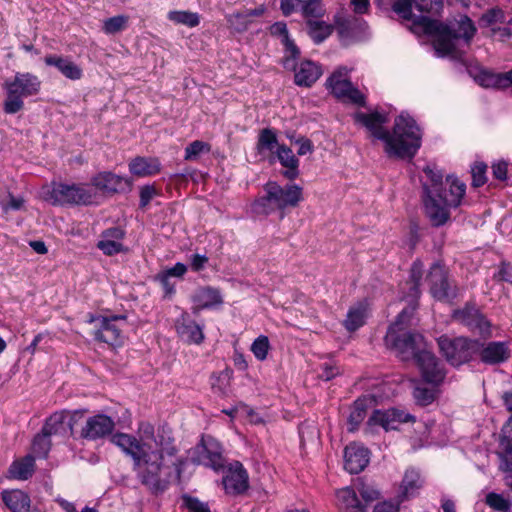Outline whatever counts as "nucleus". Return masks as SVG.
I'll return each instance as SVG.
<instances>
[{
    "label": "nucleus",
    "instance_id": "51",
    "mask_svg": "<svg viewBox=\"0 0 512 512\" xmlns=\"http://www.w3.org/2000/svg\"><path fill=\"white\" fill-rule=\"evenodd\" d=\"M424 172L431 181L430 186L424 185L425 198H427V189H436L441 188L443 186V175L440 171L430 166L425 167Z\"/></svg>",
    "mask_w": 512,
    "mask_h": 512
},
{
    "label": "nucleus",
    "instance_id": "12",
    "mask_svg": "<svg viewBox=\"0 0 512 512\" xmlns=\"http://www.w3.org/2000/svg\"><path fill=\"white\" fill-rule=\"evenodd\" d=\"M414 421L413 415L400 409L375 410L367 422L366 432L374 434L378 426L385 431L396 430L399 425Z\"/></svg>",
    "mask_w": 512,
    "mask_h": 512
},
{
    "label": "nucleus",
    "instance_id": "37",
    "mask_svg": "<svg viewBox=\"0 0 512 512\" xmlns=\"http://www.w3.org/2000/svg\"><path fill=\"white\" fill-rule=\"evenodd\" d=\"M279 146L277 135L272 129L265 128L260 131L257 142V150L259 154H264L266 152L276 153Z\"/></svg>",
    "mask_w": 512,
    "mask_h": 512
},
{
    "label": "nucleus",
    "instance_id": "45",
    "mask_svg": "<svg viewBox=\"0 0 512 512\" xmlns=\"http://www.w3.org/2000/svg\"><path fill=\"white\" fill-rule=\"evenodd\" d=\"M413 395L418 405L427 406L435 400L436 390L423 385H417L414 388Z\"/></svg>",
    "mask_w": 512,
    "mask_h": 512
},
{
    "label": "nucleus",
    "instance_id": "31",
    "mask_svg": "<svg viewBox=\"0 0 512 512\" xmlns=\"http://www.w3.org/2000/svg\"><path fill=\"white\" fill-rule=\"evenodd\" d=\"M2 500L12 512H29L30 510V498L21 490L3 491Z\"/></svg>",
    "mask_w": 512,
    "mask_h": 512
},
{
    "label": "nucleus",
    "instance_id": "27",
    "mask_svg": "<svg viewBox=\"0 0 512 512\" xmlns=\"http://www.w3.org/2000/svg\"><path fill=\"white\" fill-rule=\"evenodd\" d=\"M336 504L342 512H366V505L351 487H344L336 492Z\"/></svg>",
    "mask_w": 512,
    "mask_h": 512
},
{
    "label": "nucleus",
    "instance_id": "63",
    "mask_svg": "<svg viewBox=\"0 0 512 512\" xmlns=\"http://www.w3.org/2000/svg\"><path fill=\"white\" fill-rule=\"evenodd\" d=\"M305 0H282L281 1V10L285 16L290 15L296 7Z\"/></svg>",
    "mask_w": 512,
    "mask_h": 512
},
{
    "label": "nucleus",
    "instance_id": "20",
    "mask_svg": "<svg viewBox=\"0 0 512 512\" xmlns=\"http://www.w3.org/2000/svg\"><path fill=\"white\" fill-rule=\"evenodd\" d=\"M125 319L126 317L123 315L99 318V329L95 332V338L110 345L121 344L122 329L117 322L125 321Z\"/></svg>",
    "mask_w": 512,
    "mask_h": 512
},
{
    "label": "nucleus",
    "instance_id": "52",
    "mask_svg": "<svg viewBox=\"0 0 512 512\" xmlns=\"http://www.w3.org/2000/svg\"><path fill=\"white\" fill-rule=\"evenodd\" d=\"M504 21V12L500 8H491L487 10L480 18V22L485 26H490L492 24L503 22Z\"/></svg>",
    "mask_w": 512,
    "mask_h": 512
},
{
    "label": "nucleus",
    "instance_id": "34",
    "mask_svg": "<svg viewBox=\"0 0 512 512\" xmlns=\"http://www.w3.org/2000/svg\"><path fill=\"white\" fill-rule=\"evenodd\" d=\"M476 81L485 88H507L505 72L495 73L490 70H481L476 76Z\"/></svg>",
    "mask_w": 512,
    "mask_h": 512
},
{
    "label": "nucleus",
    "instance_id": "29",
    "mask_svg": "<svg viewBox=\"0 0 512 512\" xmlns=\"http://www.w3.org/2000/svg\"><path fill=\"white\" fill-rule=\"evenodd\" d=\"M276 155L281 165L287 168L283 175L289 180H294L299 175V160L294 155L293 151L285 145H281L276 150Z\"/></svg>",
    "mask_w": 512,
    "mask_h": 512
},
{
    "label": "nucleus",
    "instance_id": "18",
    "mask_svg": "<svg viewBox=\"0 0 512 512\" xmlns=\"http://www.w3.org/2000/svg\"><path fill=\"white\" fill-rule=\"evenodd\" d=\"M428 281L430 283V292L435 299L446 300L455 296L447 272L442 266L435 264L431 267Z\"/></svg>",
    "mask_w": 512,
    "mask_h": 512
},
{
    "label": "nucleus",
    "instance_id": "11",
    "mask_svg": "<svg viewBox=\"0 0 512 512\" xmlns=\"http://www.w3.org/2000/svg\"><path fill=\"white\" fill-rule=\"evenodd\" d=\"M452 318L483 339L492 337L491 322L473 303H466L463 308L454 310Z\"/></svg>",
    "mask_w": 512,
    "mask_h": 512
},
{
    "label": "nucleus",
    "instance_id": "59",
    "mask_svg": "<svg viewBox=\"0 0 512 512\" xmlns=\"http://www.w3.org/2000/svg\"><path fill=\"white\" fill-rule=\"evenodd\" d=\"M497 276L500 280L512 284V265L508 263H502Z\"/></svg>",
    "mask_w": 512,
    "mask_h": 512
},
{
    "label": "nucleus",
    "instance_id": "41",
    "mask_svg": "<svg viewBox=\"0 0 512 512\" xmlns=\"http://www.w3.org/2000/svg\"><path fill=\"white\" fill-rule=\"evenodd\" d=\"M65 418L64 412H55L46 420L41 432L49 437L59 433L63 428Z\"/></svg>",
    "mask_w": 512,
    "mask_h": 512
},
{
    "label": "nucleus",
    "instance_id": "8",
    "mask_svg": "<svg viewBox=\"0 0 512 512\" xmlns=\"http://www.w3.org/2000/svg\"><path fill=\"white\" fill-rule=\"evenodd\" d=\"M437 342L441 354L454 367L470 362L481 346L479 340L465 336L449 337L442 335L438 338Z\"/></svg>",
    "mask_w": 512,
    "mask_h": 512
},
{
    "label": "nucleus",
    "instance_id": "42",
    "mask_svg": "<svg viewBox=\"0 0 512 512\" xmlns=\"http://www.w3.org/2000/svg\"><path fill=\"white\" fill-rule=\"evenodd\" d=\"M50 447V437L42 432L37 434L32 442L33 457L45 458L50 450Z\"/></svg>",
    "mask_w": 512,
    "mask_h": 512
},
{
    "label": "nucleus",
    "instance_id": "30",
    "mask_svg": "<svg viewBox=\"0 0 512 512\" xmlns=\"http://www.w3.org/2000/svg\"><path fill=\"white\" fill-rule=\"evenodd\" d=\"M93 184L100 190L107 192H118L124 186L129 185L126 178L111 172H102L93 178Z\"/></svg>",
    "mask_w": 512,
    "mask_h": 512
},
{
    "label": "nucleus",
    "instance_id": "46",
    "mask_svg": "<svg viewBox=\"0 0 512 512\" xmlns=\"http://www.w3.org/2000/svg\"><path fill=\"white\" fill-rule=\"evenodd\" d=\"M302 12L306 21L310 19H320L324 16V9L320 0L307 1L302 7Z\"/></svg>",
    "mask_w": 512,
    "mask_h": 512
},
{
    "label": "nucleus",
    "instance_id": "35",
    "mask_svg": "<svg viewBox=\"0 0 512 512\" xmlns=\"http://www.w3.org/2000/svg\"><path fill=\"white\" fill-rule=\"evenodd\" d=\"M34 464V457L28 455L20 461L13 462L9 468V473L15 479L26 480L32 475Z\"/></svg>",
    "mask_w": 512,
    "mask_h": 512
},
{
    "label": "nucleus",
    "instance_id": "4",
    "mask_svg": "<svg viewBox=\"0 0 512 512\" xmlns=\"http://www.w3.org/2000/svg\"><path fill=\"white\" fill-rule=\"evenodd\" d=\"M465 192V183L453 176H448L441 188L427 189L424 206L431 223L437 227L444 225L450 217V208L460 206Z\"/></svg>",
    "mask_w": 512,
    "mask_h": 512
},
{
    "label": "nucleus",
    "instance_id": "49",
    "mask_svg": "<svg viewBox=\"0 0 512 512\" xmlns=\"http://www.w3.org/2000/svg\"><path fill=\"white\" fill-rule=\"evenodd\" d=\"M486 504L492 509L500 512H506L510 509V503L502 495L491 492L486 496Z\"/></svg>",
    "mask_w": 512,
    "mask_h": 512
},
{
    "label": "nucleus",
    "instance_id": "9",
    "mask_svg": "<svg viewBox=\"0 0 512 512\" xmlns=\"http://www.w3.org/2000/svg\"><path fill=\"white\" fill-rule=\"evenodd\" d=\"M347 67H339L327 79V89L339 100L356 105H365V95L348 79Z\"/></svg>",
    "mask_w": 512,
    "mask_h": 512
},
{
    "label": "nucleus",
    "instance_id": "17",
    "mask_svg": "<svg viewBox=\"0 0 512 512\" xmlns=\"http://www.w3.org/2000/svg\"><path fill=\"white\" fill-rule=\"evenodd\" d=\"M500 447L503 452L499 454V468L505 473L506 485L512 489V415L502 428Z\"/></svg>",
    "mask_w": 512,
    "mask_h": 512
},
{
    "label": "nucleus",
    "instance_id": "58",
    "mask_svg": "<svg viewBox=\"0 0 512 512\" xmlns=\"http://www.w3.org/2000/svg\"><path fill=\"white\" fill-rule=\"evenodd\" d=\"M156 195V190L153 186L146 185L140 189V207H146L153 197Z\"/></svg>",
    "mask_w": 512,
    "mask_h": 512
},
{
    "label": "nucleus",
    "instance_id": "15",
    "mask_svg": "<svg viewBox=\"0 0 512 512\" xmlns=\"http://www.w3.org/2000/svg\"><path fill=\"white\" fill-rule=\"evenodd\" d=\"M192 461L215 470L220 468L222 466V456L219 444L212 438L202 439L193 451Z\"/></svg>",
    "mask_w": 512,
    "mask_h": 512
},
{
    "label": "nucleus",
    "instance_id": "24",
    "mask_svg": "<svg viewBox=\"0 0 512 512\" xmlns=\"http://www.w3.org/2000/svg\"><path fill=\"white\" fill-rule=\"evenodd\" d=\"M124 231L119 227H113L102 233V238L98 242L97 247L108 256L118 254L124 250L121 243L124 238Z\"/></svg>",
    "mask_w": 512,
    "mask_h": 512
},
{
    "label": "nucleus",
    "instance_id": "44",
    "mask_svg": "<svg viewBox=\"0 0 512 512\" xmlns=\"http://www.w3.org/2000/svg\"><path fill=\"white\" fill-rule=\"evenodd\" d=\"M211 146L203 141L195 140L191 142L185 149V160H197L202 153H209Z\"/></svg>",
    "mask_w": 512,
    "mask_h": 512
},
{
    "label": "nucleus",
    "instance_id": "53",
    "mask_svg": "<svg viewBox=\"0 0 512 512\" xmlns=\"http://www.w3.org/2000/svg\"><path fill=\"white\" fill-rule=\"evenodd\" d=\"M227 22L234 30L241 32L247 29L249 24L248 15L242 13H234L227 16Z\"/></svg>",
    "mask_w": 512,
    "mask_h": 512
},
{
    "label": "nucleus",
    "instance_id": "43",
    "mask_svg": "<svg viewBox=\"0 0 512 512\" xmlns=\"http://www.w3.org/2000/svg\"><path fill=\"white\" fill-rule=\"evenodd\" d=\"M423 264L420 261H415L412 264L410 270V280L412 281V286L410 288V296L413 299H417L420 296V282L423 276Z\"/></svg>",
    "mask_w": 512,
    "mask_h": 512
},
{
    "label": "nucleus",
    "instance_id": "40",
    "mask_svg": "<svg viewBox=\"0 0 512 512\" xmlns=\"http://www.w3.org/2000/svg\"><path fill=\"white\" fill-rule=\"evenodd\" d=\"M366 401H367V399H366V397H364V398H359L354 402L353 409L348 418V421H349L348 430L350 432L355 431L357 429L358 425L364 420Z\"/></svg>",
    "mask_w": 512,
    "mask_h": 512
},
{
    "label": "nucleus",
    "instance_id": "3",
    "mask_svg": "<svg viewBox=\"0 0 512 512\" xmlns=\"http://www.w3.org/2000/svg\"><path fill=\"white\" fill-rule=\"evenodd\" d=\"M353 117L373 137L384 142V150L389 157L413 158L421 147L422 131L407 113H401L395 118L392 133L383 127L388 122L386 114L357 112Z\"/></svg>",
    "mask_w": 512,
    "mask_h": 512
},
{
    "label": "nucleus",
    "instance_id": "1",
    "mask_svg": "<svg viewBox=\"0 0 512 512\" xmlns=\"http://www.w3.org/2000/svg\"><path fill=\"white\" fill-rule=\"evenodd\" d=\"M137 435L118 432L110 441L132 459L133 471L141 484L153 493H161L181 476V464L174 459L177 449L172 432L165 426L155 430L151 423L142 421Z\"/></svg>",
    "mask_w": 512,
    "mask_h": 512
},
{
    "label": "nucleus",
    "instance_id": "19",
    "mask_svg": "<svg viewBox=\"0 0 512 512\" xmlns=\"http://www.w3.org/2000/svg\"><path fill=\"white\" fill-rule=\"evenodd\" d=\"M481 362L487 365H498L509 360L511 351L508 342L491 341L480 346L477 353Z\"/></svg>",
    "mask_w": 512,
    "mask_h": 512
},
{
    "label": "nucleus",
    "instance_id": "2",
    "mask_svg": "<svg viewBox=\"0 0 512 512\" xmlns=\"http://www.w3.org/2000/svg\"><path fill=\"white\" fill-rule=\"evenodd\" d=\"M431 7L432 0H397L393 10L403 19L412 20L415 30L433 37V47L437 56H457L459 43L462 41L469 45L476 33L473 21L466 15H459L443 24L422 15Z\"/></svg>",
    "mask_w": 512,
    "mask_h": 512
},
{
    "label": "nucleus",
    "instance_id": "25",
    "mask_svg": "<svg viewBox=\"0 0 512 512\" xmlns=\"http://www.w3.org/2000/svg\"><path fill=\"white\" fill-rule=\"evenodd\" d=\"M195 313L222 304L223 300L218 289L213 287H200L191 296Z\"/></svg>",
    "mask_w": 512,
    "mask_h": 512
},
{
    "label": "nucleus",
    "instance_id": "60",
    "mask_svg": "<svg viewBox=\"0 0 512 512\" xmlns=\"http://www.w3.org/2000/svg\"><path fill=\"white\" fill-rule=\"evenodd\" d=\"M207 262L208 258L205 255L194 254L191 256V268L195 272L202 270Z\"/></svg>",
    "mask_w": 512,
    "mask_h": 512
},
{
    "label": "nucleus",
    "instance_id": "55",
    "mask_svg": "<svg viewBox=\"0 0 512 512\" xmlns=\"http://www.w3.org/2000/svg\"><path fill=\"white\" fill-rule=\"evenodd\" d=\"M187 271V267L183 263H176L173 267L169 268L160 276L162 284H166L169 277H182Z\"/></svg>",
    "mask_w": 512,
    "mask_h": 512
},
{
    "label": "nucleus",
    "instance_id": "26",
    "mask_svg": "<svg viewBox=\"0 0 512 512\" xmlns=\"http://www.w3.org/2000/svg\"><path fill=\"white\" fill-rule=\"evenodd\" d=\"M48 66H53L66 78L76 81L82 78L83 71L79 65L67 57L48 55L44 58Z\"/></svg>",
    "mask_w": 512,
    "mask_h": 512
},
{
    "label": "nucleus",
    "instance_id": "36",
    "mask_svg": "<svg viewBox=\"0 0 512 512\" xmlns=\"http://www.w3.org/2000/svg\"><path fill=\"white\" fill-rule=\"evenodd\" d=\"M270 32L272 35L281 36L282 43L285 46V55L290 54L294 59L295 57H299L300 51L295 45V43L290 39L287 26L284 22H276L270 27Z\"/></svg>",
    "mask_w": 512,
    "mask_h": 512
},
{
    "label": "nucleus",
    "instance_id": "48",
    "mask_svg": "<svg viewBox=\"0 0 512 512\" xmlns=\"http://www.w3.org/2000/svg\"><path fill=\"white\" fill-rule=\"evenodd\" d=\"M356 492L360 494V496L362 498L361 501L363 504L366 505V509L372 502H374L375 500H377L379 498V491L377 489H375L374 487L367 485L365 483H360L357 486Z\"/></svg>",
    "mask_w": 512,
    "mask_h": 512
},
{
    "label": "nucleus",
    "instance_id": "10",
    "mask_svg": "<svg viewBox=\"0 0 512 512\" xmlns=\"http://www.w3.org/2000/svg\"><path fill=\"white\" fill-rule=\"evenodd\" d=\"M46 200L53 205H86L92 202V193L84 185L53 183Z\"/></svg>",
    "mask_w": 512,
    "mask_h": 512
},
{
    "label": "nucleus",
    "instance_id": "64",
    "mask_svg": "<svg viewBox=\"0 0 512 512\" xmlns=\"http://www.w3.org/2000/svg\"><path fill=\"white\" fill-rule=\"evenodd\" d=\"M374 512H399V506L390 501H384L376 505Z\"/></svg>",
    "mask_w": 512,
    "mask_h": 512
},
{
    "label": "nucleus",
    "instance_id": "39",
    "mask_svg": "<svg viewBox=\"0 0 512 512\" xmlns=\"http://www.w3.org/2000/svg\"><path fill=\"white\" fill-rule=\"evenodd\" d=\"M167 18L175 24L185 25L187 27H196L200 23L197 13L190 11H170Z\"/></svg>",
    "mask_w": 512,
    "mask_h": 512
},
{
    "label": "nucleus",
    "instance_id": "14",
    "mask_svg": "<svg viewBox=\"0 0 512 512\" xmlns=\"http://www.w3.org/2000/svg\"><path fill=\"white\" fill-rule=\"evenodd\" d=\"M416 363L425 382L438 386L445 379L446 371L443 364L427 349L418 355Z\"/></svg>",
    "mask_w": 512,
    "mask_h": 512
},
{
    "label": "nucleus",
    "instance_id": "28",
    "mask_svg": "<svg viewBox=\"0 0 512 512\" xmlns=\"http://www.w3.org/2000/svg\"><path fill=\"white\" fill-rule=\"evenodd\" d=\"M160 162L157 158L135 157L129 162V171L137 177L153 176L160 172Z\"/></svg>",
    "mask_w": 512,
    "mask_h": 512
},
{
    "label": "nucleus",
    "instance_id": "16",
    "mask_svg": "<svg viewBox=\"0 0 512 512\" xmlns=\"http://www.w3.org/2000/svg\"><path fill=\"white\" fill-rule=\"evenodd\" d=\"M114 428L115 422L111 417L105 414H97L86 420L80 436L87 440H97L110 435Z\"/></svg>",
    "mask_w": 512,
    "mask_h": 512
},
{
    "label": "nucleus",
    "instance_id": "50",
    "mask_svg": "<svg viewBox=\"0 0 512 512\" xmlns=\"http://www.w3.org/2000/svg\"><path fill=\"white\" fill-rule=\"evenodd\" d=\"M127 17L119 15L104 21L103 30L106 34H115L125 28Z\"/></svg>",
    "mask_w": 512,
    "mask_h": 512
},
{
    "label": "nucleus",
    "instance_id": "21",
    "mask_svg": "<svg viewBox=\"0 0 512 512\" xmlns=\"http://www.w3.org/2000/svg\"><path fill=\"white\" fill-rule=\"evenodd\" d=\"M223 485L228 494H241L248 488V474L240 462L232 463L223 478Z\"/></svg>",
    "mask_w": 512,
    "mask_h": 512
},
{
    "label": "nucleus",
    "instance_id": "38",
    "mask_svg": "<svg viewBox=\"0 0 512 512\" xmlns=\"http://www.w3.org/2000/svg\"><path fill=\"white\" fill-rule=\"evenodd\" d=\"M422 480L418 471L409 469L406 471L402 480V492L408 497L412 496L421 488Z\"/></svg>",
    "mask_w": 512,
    "mask_h": 512
},
{
    "label": "nucleus",
    "instance_id": "5",
    "mask_svg": "<svg viewBox=\"0 0 512 512\" xmlns=\"http://www.w3.org/2000/svg\"><path fill=\"white\" fill-rule=\"evenodd\" d=\"M415 309V305L403 309L397 316L396 321L389 327L385 336L386 346L394 350L403 361L410 359L417 361L418 355L426 350V343L421 334L405 331Z\"/></svg>",
    "mask_w": 512,
    "mask_h": 512
},
{
    "label": "nucleus",
    "instance_id": "47",
    "mask_svg": "<svg viewBox=\"0 0 512 512\" xmlns=\"http://www.w3.org/2000/svg\"><path fill=\"white\" fill-rule=\"evenodd\" d=\"M269 348L270 344L268 337L263 335L256 338L251 345V351L259 361H263L267 358Z\"/></svg>",
    "mask_w": 512,
    "mask_h": 512
},
{
    "label": "nucleus",
    "instance_id": "22",
    "mask_svg": "<svg viewBox=\"0 0 512 512\" xmlns=\"http://www.w3.org/2000/svg\"><path fill=\"white\" fill-rule=\"evenodd\" d=\"M369 462L368 450L358 444L351 443L344 450V468L351 474H357L364 470Z\"/></svg>",
    "mask_w": 512,
    "mask_h": 512
},
{
    "label": "nucleus",
    "instance_id": "6",
    "mask_svg": "<svg viewBox=\"0 0 512 512\" xmlns=\"http://www.w3.org/2000/svg\"><path fill=\"white\" fill-rule=\"evenodd\" d=\"M266 196L257 200L254 208L259 213L270 214L275 210L281 211L284 216L286 209L294 208L303 200L302 188L296 184L280 186L276 182L265 185Z\"/></svg>",
    "mask_w": 512,
    "mask_h": 512
},
{
    "label": "nucleus",
    "instance_id": "56",
    "mask_svg": "<svg viewBox=\"0 0 512 512\" xmlns=\"http://www.w3.org/2000/svg\"><path fill=\"white\" fill-rule=\"evenodd\" d=\"M184 503L189 512H210L208 505L197 498L186 496L184 497Z\"/></svg>",
    "mask_w": 512,
    "mask_h": 512
},
{
    "label": "nucleus",
    "instance_id": "62",
    "mask_svg": "<svg viewBox=\"0 0 512 512\" xmlns=\"http://www.w3.org/2000/svg\"><path fill=\"white\" fill-rule=\"evenodd\" d=\"M492 170H493V175L495 178H497L499 180L506 179V175H507V163L506 162L501 161V162L493 164Z\"/></svg>",
    "mask_w": 512,
    "mask_h": 512
},
{
    "label": "nucleus",
    "instance_id": "54",
    "mask_svg": "<svg viewBox=\"0 0 512 512\" xmlns=\"http://www.w3.org/2000/svg\"><path fill=\"white\" fill-rule=\"evenodd\" d=\"M486 169L487 166L484 163H477L472 167V185L474 187H480L485 184Z\"/></svg>",
    "mask_w": 512,
    "mask_h": 512
},
{
    "label": "nucleus",
    "instance_id": "61",
    "mask_svg": "<svg viewBox=\"0 0 512 512\" xmlns=\"http://www.w3.org/2000/svg\"><path fill=\"white\" fill-rule=\"evenodd\" d=\"M351 7L357 14H364L369 10L370 0H351Z\"/></svg>",
    "mask_w": 512,
    "mask_h": 512
},
{
    "label": "nucleus",
    "instance_id": "33",
    "mask_svg": "<svg viewBox=\"0 0 512 512\" xmlns=\"http://www.w3.org/2000/svg\"><path fill=\"white\" fill-rule=\"evenodd\" d=\"M306 25L309 36L317 44L323 42L333 31V27L321 18L307 20Z\"/></svg>",
    "mask_w": 512,
    "mask_h": 512
},
{
    "label": "nucleus",
    "instance_id": "13",
    "mask_svg": "<svg viewBox=\"0 0 512 512\" xmlns=\"http://www.w3.org/2000/svg\"><path fill=\"white\" fill-rule=\"evenodd\" d=\"M297 58L293 59L290 54H287L283 60V65L286 69L295 71L294 81L296 85L310 87L322 75V69L317 63L310 60L302 61L296 66Z\"/></svg>",
    "mask_w": 512,
    "mask_h": 512
},
{
    "label": "nucleus",
    "instance_id": "57",
    "mask_svg": "<svg viewBox=\"0 0 512 512\" xmlns=\"http://www.w3.org/2000/svg\"><path fill=\"white\" fill-rule=\"evenodd\" d=\"M319 377L325 381H329L340 373L339 368L333 362H325L321 366Z\"/></svg>",
    "mask_w": 512,
    "mask_h": 512
},
{
    "label": "nucleus",
    "instance_id": "7",
    "mask_svg": "<svg viewBox=\"0 0 512 512\" xmlns=\"http://www.w3.org/2000/svg\"><path fill=\"white\" fill-rule=\"evenodd\" d=\"M41 87L38 76L31 73L17 72L12 79H7L3 84L6 99L3 104L5 113L15 114L23 109L24 97L36 95Z\"/></svg>",
    "mask_w": 512,
    "mask_h": 512
},
{
    "label": "nucleus",
    "instance_id": "23",
    "mask_svg": "<svg viewBox=\"0 0 512 512\" xmlns=\"http://www.w3.org/2000/svg\"><path fill=\"white\" fill-rule=\"evenodd\" d=\"M178 336L190 344H200L204 339L202 327H200L190 316L183 312L175 322Z\"/></svg>",
    "mask_w": 512,
    "mask_h": 512
},
{
    "label": "nucleus",
    "instance_id": "32",
    "mask_svg": "<svg viewBox=\"0 0 512 512\" xmlns=\"http://www.w3.org/2000/svg\"><path fill=\"white\" fill-rule=\"evenodd\" d=\"M367 304L364 302L352 306L344 320V326L348 331H355L364 325L367 318Z\"/></svg>",
    "mask_w": 512,
    "mask_h": 512
}]
</instances>
